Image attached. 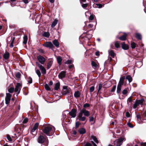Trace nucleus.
Masks as SVG:
<instances>
[{
  "mask_svg": "<svg viewBox=\"0 0 146 146\" xmlns=\"http://www.w3.org/2000/svg\"><path fill=\"white\" fill-rule=\"evenodd\" d=\"M139 105V104H138V103L137 102H135L133 106V108L134 109L136 108L137 106Z\"/></svg>",
  "mask_w": 146,
  "mask_h": 146,
  "instance_id": "obj_40",
  "label": "nucleus"
},
{
  "mask_svg": "<svg viewBox=\"0 0 146 146\" xmlns=\"http://www.w3.org/2000/svg\"><path fill=\"white\" fill-rule=\"evenodd\" d=\"M39 123H36L34 125L33 128H32L31 131L32 132H35L36 130L38 128V125H39Z\"/></svg>",
  "mask_w": 146,
  "mask_h": 146,
  "instance_id": "obj_12",
  "label": "nucleus"
},
{
  "mask_svg": "<svg viewBox=\"0 0 146 146\" xmlns=\"http://www.w3.org/2000/svg\"><path fill=\"white\" fill-rule=\"evenodd\" d=\"M36 63L37 66L39 67V68H40L43 66L42 65H41L38 62H36Z\"/></svg>",
  "mask_w": 146,
  "mask_h": 146,
  "instance_id": "obj_53",
  "label": "nucleus"
},
{
  "mask_svg": "<svg viewBox=\"0 0 146 146\" xmlns=\"http://www.w3.org/2000/svg\"><path fill=\"white\" fill-rule=\"evenodd\" d=\"M22 1L25 4H27L29 2V0H22Z\"/></svg>",
  "mask_w": 146,
  "mask_h": 146,
  "instance_id": "obj_61",
  "label": "nucleus"
},
{
  "mask_svg": "<svg viewBox=\"0 0 146 146\" xmlns=\"http://www.w3.org/2000/svg\"><path fill=\"white\" fill-rule=\"evenodd\" d=\"M52 42L56 47L57 48H58L59 47V44L57 40L55 39Z\"/></svg>",
  "mask_w": 146,
  "mask_h": 146,
  "instance_id": "obj_18",
  "label": "nucleus"
},
{
  "mask_svg": "<svg viewBox=\"0 0 146 146\" xmlns=\"http://www.w3.org/2000/svg\"><path fill=\"white\" fill-rule=\"evenodd\" d=\"M15 38V37H13V38H12V37H11V42L13 43H14Z\"/></svg>",
  "mask_w": 146,
  "mask_h": 146,
  "instance_id": "obj_58",
  "label": "nucleus"
},
{
  "mask_svg": "<svg viewBox=\"0 0 146 146\" xmlns=\"http://www.w3.org/2000/svg\"><path fill=\"white\" fill-rule=\"evenodd\" d=\"M42 130L43 133L49 136L51 135L54 132L52 127L50 126H46Z\"/></svg>",
  "mask_w": 146,
  "mask_h": 146,
  "instance_id": "obj_2",
  "label": "nucleus"
},
{
  "mask_svg": "<svg viewBox=\"0 0 146 146\" xmlns=\"http://www.w3.org/2000/svg\"><path fill=\"white\" fill-rule=\"evenodd\" d=\"M115 45L116 47L119 48L120 47V44L118 42H116L115 43Z\"/></svg>",
  "mask_w": 146,
  "mask_h": 146,
  "instance_id": "obj_37",
  "label": "nucleus"
},
{
  "mask_svg": "<svg viewBox=\"0 0 146 146\" xmlns=\"http://www.w3.org/2000/svg\"><path fill=\"white\" fill-rule=\"evenodd\" d=\"M94 18V16L93 15H91L89 17V19L91 21Z\"/></svg>",
  "mask_w": 146,
  "mask_h": 146,
  "instance_id": "obj_55",
  "label": "nucleus"
},
{
  "mask_svg": "<svg viewBox=\"0 0 146 146\" xmlns=\"http://www.w3.org/2000/svg\"><path fill=\"white\" fill-rule=\"evenodd\" d=\"M131 46L132 48H135L136 47V44L134 42H132L131 44Z\"/></svg>",
  "mask_w": 146,
  "mask_h": 146,
  "instance_id": "obj_36",
  "label": "nucleus"
},
{
  "mask_svg": "<svg viewBox=\"0 0 146 146\" xmlns=\"http://www.w3.org/2000/svg\"><path fill=\"white\" fill-rule=\"evenodd\" d=\"M10 57V54L7 51H6L3 55V57L5 60H7L9 59Z\"/></svg>",
  "mask_w": 146,
  "mask_h": 146,
  "instance_id": "obj_13",
  "label": "nucleus"
},
{
  "mask_svg": "<svg viewBox=\"0 0 146 146\" xmlns=\"http://www.w3.org/2000/svg\"><path fill=\"white\" fill-rule=\"evenodd\" d=\"M108 52L109 55H110L112 58H114L115 56V53L113 51L110 50H108Z\"/></svg>",
  "mask_w": 146,
  "mask_h": 146,
  "instance_id": "obj_17",
  "label": "nucleus"
},
{
  "mask_svg": "<svg viewBox=\"0 0 146 146\" xmlns=\"http://www.w3.org/2000/svg\"><path fill=\"white\" fill-rule=\"evenodd\" d=\"M90 112L85 108H83L78 115V119L80 121H84L86 119L85 116L88 117L90 115Z\"/></svg>",
  "mask_w": 146,
  "mask_h": 146,
  "instance_id": "obj_1",
  "label": "nucleus"
},
{
  "mask_svg": "<svg viewBox=\"0 0 146 146\" xmlns=\"http://www.w3.org/2000/svg\"><path fill=\"white\" fill-rule=\"evenodd\" d=\"M89 106L90 104L88 103H86L85 104H84L83 106V107L84 108H86L87 107H88Z\"/></svg>",
  "mask_w": 146,
  "mask_h": 146,
  "instance_id": "obj_46",
  "label": "nucleus"
},
{
  "mask_svg": "<svg viewBox=\"0 0 146 146\" xmlns=\"http://www.w3.org/2000/svg\"><path fill=\"white\" fill-rule=\"evenodd\" d=\"M102 87V85L101 84H100L99 85L98 88V91L99 92L100 90Z\"/></svg>",
  "mask_w": 146,
  "mask_h": 146,
  "instance_id": "obj_44",
  "label": "nucleus"
},
{
  "mask_svg": "<svg viewBox=\"0 0 146 146\" xmlns=\"http://www.w3.org/2000/svg\"><path fill=\"white\" fill-rule=\"evenodd\" d=\"M92 35H91L87 34L86 35V37L88 38L89 40L92 38Z\"/></svg>",
  "mask_w": 146,
  "mask_h": 146,
  "instance_id": "obj_49",
  "label": "nucleus"
},
{
  "mask_svg": "<svg viewBox=\"0 0 146 146\" xmlns=\"http://www.w3.org/2000/svg\"><path fill=\"white\" fill-rule=\"evenodd\" d=\"M69 114L72 117L74 118L76 116V110L75 109H73L71 111L69 112Z\"/></svg>",
  "mask_w": 146,
  "mask_h": 146,
  "instance_id": "obj_9",
  "label": "nucleus"
},
{
  "mask_svg": "<svg viewBox=\"0 0 146 146\" xmlns=\"http://www.w3.org/2000/svg\"><path fill=\"white\" fill-rule=\"evenodd\" d=\"M127 93V90L125 89H124L122 91V93L124 95H125Z\"/></svg>",
  "mask_w": 146,
  "mask_h": 146,
  "instance_id": "obj_51",
  "label": "nucleus"
},
{
  "mask_svg": "<svg viewBox=\"0 0 146 146\" xmlns=\"http://www.w3.org/2000/svg\"><path fill=\"white\" fill-rule=\"evenodd\" d=\"M121 46L122 49L125 50H127L129 48V46L127 44H125L124 43L122 44Z\"/></svg>",
  "mask_w": 146,
  "mask_h": 146,
  "instance_id": "obj_16",
  "label": "nucleus"
},
{
  "mask_svg": "<svg viewBox=\"0 0 146 146\" xmlns=\"http://www.w3.org/2000/svg\"><path fill=\"white\" fill-rule=\"evenodd\" d=\"M41 70V72L43 74H45L46 73V71L43 66L42 67L40 68Z\"/></svg>",
  "mask_w": 146,
  "mask_h": 146,
  "instance_id": "obj_25",
  "label": "nucleus"
},
{
  "mask_svg": "<svg viewBox=\"0 0 146 146\" xmlns=\"http://www.w3.org/2000/svg\"><path fill=\"white\" fill-rule=\"evenodd\" d=\"M95 54L97 56H98L100 55L99 54V51H97L96 52Z\"/></svg>",
  "mask_w": 146,
  "mask_h": 146,
  "instance_id": "obj_64",
  "label": "nucleus"
},
{
  "mask_svg": "<svg viewBox=\"0 0 146 146\" xmlns=\"http://www.w3.org/2000/svg\"><path fill=\"white\" fill-rule=\"evenodd\" d=\"M88 6V5L86 4H83L82 5V7L84 8H86Z\"/></svg>",
  "mask_w": 146,
  "mask_h": 146,
  "instance_id": "obj_54",
  "label": "nucleus"
},
{
  "mask_svg": "<svg viewBox=\"0 0 146 146\" xmlns=\"http://www.w3.org/2000/svg\"><path fill=\"white\" fill-rule=\"evenodd\" d=\"M43 35L45 37L48 38L50 34L48 32H45L44 33Z\"/></svg>",
  "mask_w": 146,
  "mask_h": 146,
  "instance_id": "obj_31",
  "label": "nucleus"
},
{
  "mask_svg": "<svg viewBox=\"0 0 146 146\" xmlns=\"http://www.w3.org/2000/svg\"><path fill=\"white\" fill-rule=\"evenodd\" d=\"M121 86L117 85V93H119L120 92L121 89Z\"/></svg>",
  "mask_w": 146,
  "mask_h": 146,
  "instance_id": "obj_30",
  "label": "nucleus"
},
{
  "mask_svg": "<svg viewBox=\"0 0 146 146\" xmlns=\"http://www.w3.org/2000/svg\"><path fill=\"white\" fill-rule=\"evenodd\" d=\"M94 90V86H91L90 88V92H92Z\"/></svg>",
  "mask_w": 146,
  "mask_h": 146,
  "instance_id": "obj_47",
  "label": "nucleus"
},
{
  "mask_svg": "<svg viewBox=\"0 0 146 146\" xmlns=\"http://www.w3.org/2000/svg\"><path fill=\"white\" fill-rule=\"evenodd\" d=\"M63 89H64V90H67L66 91V93H68V91H69V90H68V89H67V86H64L63 87Z\"/></svg>",
  "mask_w": 146,
  "mask_h": 146,
  "instance_id": "obj_59",
  "label": "nucleus"
},
{
  "mask_svg": "<svg viewBox=\"0 0 146 146\" xmlns=\"http://www.w3.org/2000/svg\"><path fill=\"white\" fill-rule=\"evenodd\" d=\"M91 138L96 143H98L99 141L97 139V138L95 136H92Z\"/></svg>",
  "mask_w": 146,
  "mask_h": 146,
  "instance_id": "obj_28",
  "label": "nucleus"
},
{
  "mask_svg": "<svg viewBox=\"0 0 146 146\" xmlns=\"http://www.w3.org/2000/svg\"><path fill=\"white\" fill-rule=\"evenodd\" d=\"M96 5H97V7L99 8H101L102 7V5L100 4H97Z\"/></svg>",
  "mask_w": 146,
  "mask_h": 146,
  "instance_id": "obj_52",
  "label": "nucleus"
},
{
  "mask_svg": "<svg viewBox=\"0 0 146 146\" xmlns=\"http://www.w3.org/2000/svg\"><path fill=\"white\" fill-rule=\"evenodd\" d=\"M16 76L19 79L21 77V74L19 72H17L16 73Z\"/></svg>",
  "mask_w": 146,
  "mask_h": 146,
  "instance_id": "obj_38",
  "label": "nucleus"
},
{
  "mask_svg": "<svg viewBox=\"0 0 146 146\" xmlns=\"http://www.w3.org/2000/svg\"><path fill=\"white\" fill-rule=\"evenodd\" d=\"M14 90V88L13 87H11L9 89L8 92L9 93H12L13 92Z\"/></svg>",
  "mask_w": 146,
  "mask_h": 146,
  "instance_id": "obj_34",
  "label": "nucleus"
},
{
  "mask_svg": "<svg viewBox=\"0 0 146 146\" xmlns=\"http://www.w3.org/2000/svg\"><path fill=\"white\" fill-rule=\"evenodd\" d=\"M116 86L115 85L113 87L111 88L110 91L111 92H114L116 89Z\"/></svg>",
  "mask_w": 146,
  "mask_h": 146,
  "instance_id": "obj_43",
  "label": "nucleus"
},
{
  "mask_svg": "<svg viewBox=\"0 0 146 146\" xmlns=\"http://www.w3.org/2000/svg\"><path fill=\"white\" fill-rule=\"evenodd\" d=\"M66 72L64 71H62L59 74L58 77L59 79H62L66 77Z\"/></svg>",
  "mask_w": 146,
  "mask_h": 146,
  "instance_id": "obj_8",
  "label": "nucleus"
},
{
  "mask_svg": "<svg viewBox=\"0 0 146 146\" xmlns=\"http://www.w3.org/2000/svg\"><path fill=\"white\" fill-rule=\"evenodd\" d=\"M53 63V61L50 60L48 62L47 64V69H49Z\"/></svg>",
  "mask_w": 146,
  "mask_h": 146,
  "instance_id": "obj_22",
  "label": "nucleus"
},
{
  "mask_svg": "<svg viewBox=\"0 0 146 146\" xmlns=\"http://www.w3.org/2000/svg\"><path fill=\"white\" fill-rule=\"evenodd\" d=\"M72 60L70 59L67 60L65 63V64H70L72 63Z\"/></svg>",
  "mask_w": 146,
  "mask_h": 146,
  "instance_id": "obj_41",
  "label": "nucleus"
},
{
  "mask_svg": "<svg viewBox=\"0 0 146 146\" xmlns=\"http://www.w3.org/2000/svg\"><path fill=\"white\" fill-rule=\"evenodd\" d=\"M144 101L143 99H141L140 100H136L135 102H137L139 105H142Z\"/></svg>",
  "mask_w": 146,
  "mask_h": 146,
  "instance_id": "obj_23",
  "label": "nucleus"
},
{
  "mask_svg": "<svg viewBox=\"0 0 146 146\" xmlns=\"http://www.w3.org/2000/svg\"><path fill=\"white\" fill-rule=\"evenodd\" d=\"M81 93L78 91H75L74 92V97L76 98H79L80 95Z\"/></svg>",
  "mask_w": 146,
  "mask_h": 146,
  "instance_id": "obj_15",
  "label": "nucleus"
},
{
  "mask_svg": "<svg viewBox=\"0 0 146 146\" xmlns=\"http://www.w3.org/2000/svg\"><path fill=\"white\" fill-rule=\"evenodd\" d=\"M125 79V77L124 76L121 77L120 79L118 85L122 86L123 84L124 80Z\"/></svg>",
  "mask_w": 146,
  "mask_h": 146,
  "instance_id": "obj_11",
  "label": "nucleus"
},
{
  "mask_svg": "<svg viewBox=\"0 0 146 146\" xmlns=\"http://www.w3.org/2000/svg\"><path fill=\"white\" fill-rule=\"evenodd\" d=\"M80 124V123L79 122H76L75 124V126L76 127H79Z\"/></svg>",
  "mask_w": 146,
  "mask_h": 146,
  "instance_id": "obj_50",
  "label": "nucleus"
},
{
  "mask_svg": "<svg viewBox=\"0 0 146 146\" xmlns=\"http://www.w3.org/2000/svg\"><path fill=\"white\" fill-rule=\"evenodd\" d=\"M128 126L129 127H130L131 128H133V126L132 125V124L129 123H127Z\"/></svg>",
  "mask_w": 146,
  "mask_h": 146,
  "instance_id": "obj_57",
  "label": "nucleus"
},
{
  "mask_svg": "<svg viewBox=\"0 0 146 146\" xmlns=\"http://www.w3.org/2000/svg\"><path fill=\"white\" fill-rule=\"evenodd\" d=\"M136 38L139 40H141L142 39V36L139 33H137L136 34Z\"/></svg>",
  "mask_w": 146,
  "mask_h": 146,
  "instance_id": "obj_27",
  "label": "nucleus"
},
{
  "mask_svg": "<svg viewBox=\"0 0 146 146\" xmlns=\"http://www.w3.org/2000/svg\"><path fill=\"white\" fill-rule=\"evenodd\" d=\"M91 65L92 67H94L95 68H97V64L94 61H92Z\"/></svg>",
  "mask_w": 146,
  "mask_h": 146,
  "instance_id": "obj_29",
  "label": "nucleus"
},
{
  "mask_svg": "<svg viewBox=\"0 0 146 146\" xmlns=\"http://www.w3.org/2000/svg\"><path fill=\"white\" fill-rule=\"evenodd\" d=\"M27 81L29 83H32L33 82L32 78L31 77H29L27 79Z\"/></svg>",
  "mask_w": 146,
  "mask_h": 146,
  "instance_id": "obj_35",
  "label": "nucleus"
},
{
  "mask_svg": "<svg viewBox=\"0 0 146 146\" xmlns=\"http://www.w3.org/2000/svg\"><path fill=\"white\" fill-rule=\"evenodd\" d=\"M37 59L40 63L43 64L45 61V59L43 56L39 55L37 56Z\"/></svg>",
  "mask_w": 146,
  "mask_h": 146,
  "instance_id": "obj_7",
  "label": "nucleus"
},
{
  "mask_svg": "<svg viewBox=\"0 0 146 146\" xmlns=\"http://www.w3.org/2000/svg\"><path fill=\"white\" fill-rule=\"evenodd\" d=\"M23 39H24V40L27 41V36H25L23 37Z\"/></svg>",
  "mask_w": 146,
  "mask_h": 146,
  "instance_id": "obj_63",
  "label": "nucleus"
},
{
  "mask_svg": "<svg viewBox=\"0 0 146 146\" xmlns=\"http://www.w3.org/2000/svg\"><path fill=\"white\" fill-rule=\"evenodd\" d=\"M125 140L124 137H121L118 139H117L114 142V146H120Z\"/></svg>",
  "mask_w": 146,
  "mask_h": 146,
  "instance_id": "obj_4",
  "label": "nucleus"
},
{
  "mask_svg": "<svg viewBox=\"0 0 146 146\" xmlns=\"http://www.w3.org/2000/svg\"><path fill=\"white\" fill-rule=\"evenodd\" d=\"M21 88V84L19 83H17V85L15 86V92L17 93V95H18L20 93Z\"/></svg>",
  "mask_w": 146,
  "mask_h": 146,
  "instance_id": "obj_5",
  "label": "nucleus"
},
{
  "mask_svg": "<svg viewBox=\"0 0 146 146\" xmlns=\"http://www.w3.org/2000/svg\"><path fill=\"white\" fill-rule=\"evenodd\" d=\"M85 146H92V145L91 144L89 143H87L85 145Z\"/></svg>",
  "mask_w": 146,
  "mask_h": 146,
  "instance_id": "obj_60",
  "label": "nucleus"
},
{
  "mask_svg": "<svg viewBox=\"0 0 146 146\" xmlns=\"http://www.w3.org/2000/svg\"><path fill=\"white\" fill-rule=\"evenodd\" d=\"M89 121L90 122L91 121H94V117L92 116H91L89 117Z\"/></svg>",
  "mask_w": 146,
  "mask_h": 146,
  "instance_id": "obj_39",
  "label": "nucleus"
},
{
  "mask_svg": "<svg viewBox=\"0 0 146 146\" xmlns=\"http://www.w3.org/2000/svg\"><path fill=\"white\" fill-rule=\"evenodd\" d=\"M36 73L38 75V77L39 78L40 77L41 74L40 71L39 70L37 69L36 71Z\"/></svg>",
  "mask_w": 146,
  "mask_h": 146,
  "instance_id": "obj_33",
  "label": "nucleus"
},
{
  "mask_svg": "<svg viewBox=\"0 0 146 146\" xmlns=\"http://www.w3.org/2000/svg\"><path fill=\"white\" fill-rule=\"evenodd\" d=\"M7 139L10 142H12V140L11 137L9 135H7Z\"/></svg>",
  "mask_w": 146,
  "mask_h": 146,
  "instance_id": "obj_42",
  "label": "nucleus"
},
{
  "mask_svg": "<svg viewBox=\"0 0 146 146\" xmlns=\"http://www.w3.org/2000/svg\"><path fill=\"white\" fill-rule=\"evenodd\" d=\"M57 62L59 65H60L61 64L62 61V59L60 56H58L57 58Z\"/></svg>",
  "mask_w": 146,
  "mask_h": 146,
  "instance_id": "obj_20",
  "label": "nucleus"
},
{
  "mask_svg": "<svg viewBox=\"0 0 146 146\" xmlns=\"http://www.w3.org/2000/svg\"><path fill=\"white\" fill-rule=\"evenodd\" d=\"M132 101V97L131 96H130L129 98H128L127 100V103L128 104V103H130Z\"/></svg>",
  "mask_w": 146,
  "mask_h": 146,
  "instance_id": "obj_45",
  "label": "nucleus"
},
{
  "mask_svg": "<svg viewBox=\"0 0 146 146\" xmlns=\"http://www.w3.org/2000/svg\"><path fill=\"white\" fill-rule=\"evenodd\" d=\"M28 119L27 118H25L23 120V123H26L28 121Z\"/></svg>",
  "mask_w": 146,
  "mask_h": 146,
  "instance_id": "obj_48",
  "label": "nucleus"
},
{
  "mask_svg": "<svg viewBox=\"0 0 146 146\" xmlns=\"http://www.w3.org/2000/svg\"><path fill=\"white\" fill-rule=\"evenodd\" d=\"M38 142L40 144L44 143V144L43 145L44 146H47L48 144V142L47 141L46 137H44L42 135H40L38 137Z\"/></svg>",
  "mask_w": 146,
  "mask_h": 146,
  "instance_id": "obj_3",
  "label": "nucleus"
},
{
  "mask_svg": "<svg viewBox=\"0 0 146 146\" xmlns=\"http://www.w3.org/2000/svg\"><path fill=\"white\" fill-rule=\"evenodd\" d=\"M127 36V34L125 33L123 35L119 37L118 38L121 40L124 41L126 40Z\"/></svg>",
  "mask_w": 146,
  "mask_h": 146,
  "instance_id": "obj_14",
  "label": "nucleus"
},
{
  "mask_svg": "<svg viewBox=\"0 0 146 146\" xmlns=\"http://www.w3.org/2000/svg\"><path fill=\"white\" fill-rule=\"evenodd\" d=\"M43 45L48 48H52L53 46V44L51 42H46Z\"/></svg>",
  "mask_w": 146,
  "mask_h": 146,
  "instance_id": "obj_10",
  "label": "nucleus"
},
{
  "mask_svg": "<svg viewBox=\"0 0 146 146\" xmlns=\"http://www.w3.org/2000/svg\"><path fill=\"white\" fill-rule=\"evenodd\" d=\"M126 116L127 117H129L130 116V114L128 112H127L126 113Z\"/></svg>",
  "mask_w": 146,
  "mask_h": 146,
  "instance_id": "obj_56",
  "label": "nucleus"
},
{
  "mask_svg": "<svg viewBox=\"0 0 146 146\" xmlns=\"http://www.w3.org/2000/svg\"><path fill=\"white\" fill-rule=\"evenodd\" d=\"M79 131L80 134H84L86 133V131L85 129L82 128L79 129Z\"/></svg>",
  "mask_w": 146,
  "mask_h": 146,
  "instance_id": "obj_21",
  "label": "nucleus"
},
{
  "mask_svg": "<svg viewBox=\"0 0 146 146\" xmlns=\"http://www.w3.org/2000/svg\"><path fill=\"white\" fill-rule=\"evenodd\" d=\"M60 86V83L59 82H58L56 83L55 84V87L54 88V89L55 90H58Z\"/></svg>",
  "mask_w": 146,
  "mask_h": 146,
  "instance_id": "obj_24",
  "label": "nucleus"
},
{
  "mask_svg": "<svg viewBox=\"0 0 146 146\" xmlns=\"http://www.w3.org/2000/svg\"><path fill=\"white\" fill-rule=\"evenodd\" d=\"M125 78L128 81L129 83L131 82L132 80V78L130 75L127 76Z\"/></svg>",
  "mask_w": 146,
  "mask_h": 146,
  "instance_id": "obj_26",
  "label": "nucleus"
},
{
  "mask_svg": "<svg viewBox=\"0 0 146 146\" xmlns=\"http://www.w3.org/2000/svg\"><path fill=\"white\" fill-rule=\"evenodd\" d=\"M136 64L137 65L138 64H140V67L142 65V63L141 62H137L136 63Z\"/></svg>",
  "mask_w": 146,
  "mask_h": 146,
  "instance_id": "obj_62",
  "label": "nucleus"
},
{
  "mask_svg": "<svg viewBox=\"0 0 146 146\" xmlns=\"http://www.w3.org/2000/svg\"><path fill=\"white\" fill-rule=\"evenodd\" d=\"M44 88L45 89L48 91H49L50 90V88L49 86L47 84H46L45 86H44Z\"/></svg>",
  "mask_w": 146,
  "mask_h": 146,
  "instance_id": "obj_32",
  "label": "nucleus"
},
{
  "mask_svg": "<svg viewBox=\"0 0 146 146\" xmlns=\"http://www.w3.org/2000/svg\"><path fill=\"white\" fill-rule=\"evenodd\" d=\"M6 95L5 98V104H8L10 103L11 95L9 93H7Z\"/></svg>",
  "mask_w": 146,
  "mask_h": 146,
  "instance_id": "obj_6",
  "label": "nucleus"
},
{
  "mask_svg": "<svg viewBox=\"0 0 146 146\" xmlns=\"http://www.w3.org/2000/svg\"><path fill=\"white\" fill-rule=\"evenodd\" d=\"M58 22V21L56 19H55L54 21L52 23L51 25V27L52 28L54 27L57 24Z\"/></svg>",
  "mask_w": 146,
  "mask_h": 146,
  "instance_id": "obj_19",
  "label": "nucleus"
}]
</instances>
